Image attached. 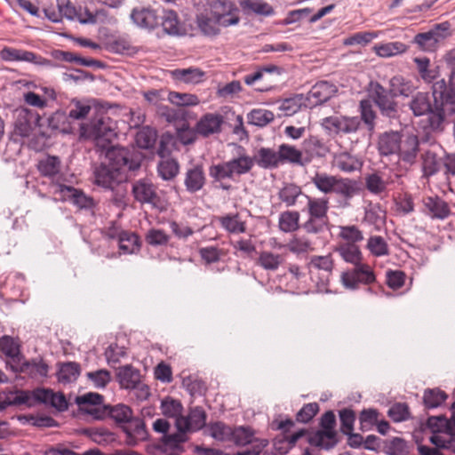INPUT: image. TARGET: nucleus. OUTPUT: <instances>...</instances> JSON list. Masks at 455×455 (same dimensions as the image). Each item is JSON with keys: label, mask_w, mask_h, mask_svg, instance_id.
<instances>
[{"label": "nucleus", "mask_w": 455, "mask_h": 455, "mask_svg": "<svg viewBox=\"0 0 455 455\" xmlns=\"http://www.w3.org/2000/svg\"><path fill=\"white\" fill-rule=\"evenodd\" d=\"M121 235L118 245L123 253L131 254L139 251L140 247V238L134 232L125 231Z\"/></svg>", "instance_id": "13d9d810"}, {"label": "nucleus", "mask_w": 455, "mask_h": 455, "mask_svg": "<svg viewBox=\"0 0 455 455\" xmlns=\"http://www.w3.org/2000/svg\"><path fill=\"white\" fill-rule=\"evenodd\" d=\"M52 188L53 194L59 196L60 200L69 202L79 209H92L95 205L92 197L72 186L56 183Z\"/></svg>", "instance_id": "9d476101"}, {"label": "nucleus", "mask_w": 455, "mask_h": 455, "mask_svg": "<svg viewBox=\"0 0 455 455\" xmlns=\"http://www.w3.org/2000/svg\"><path fill=\"white\" fill-rule=\"evenodd\" d=\"M159 17V25H161L165 34L170 36H182L185 34V28L180 21L176 12L163 9Z\"/></svg>", "instance_id": "cd10ccee"}, {"label": "nucleus", "mask_w": 455, "mask_h": 455, "mask_svg": "<svg viewBox=\"0 0 455 455\" xmlns=\"http://www.w3.org/2000/svg\"><path fill=\"white\" fill-rule=\"evenodd\" d=\"M0 57L4 61H25L31 63H41L39 60L42 59L33 52L11 47H4L0 52Z\"/></svg>", "instance_id": "72a5a7b5"}, {"label": "nucleus", "mask_w": 455, "mask_h": 455, "mask_svg": "<svg viewBox=\"0 0 455 455\" xmlns=\"http://www.w3.org/2000/svg\"><path fill=\"white\" fill-rule=\"evenodd\" d=\"M205 180L203 167L201 165H195L187 171L184 184L189 193H196L204 188Z\"/></svg>", "instance_id": "c9c22d12"}, {"label": "nucleus", "mask_w": 455, "mask_h": 455, "mask_svg": "<svg viewBox=\"0 0 455 455\" xmlns=\"http://www.w3.org/2000/svg\"><path fill=\"white\" fill-rule=\"evenodd\" d=\"M33 399L49 404L60 411L68 409V402L61 393H54L51 389L37 388L32 392Z\"/></svg>", "instance_id": "b1692460"}, {"label": "nucleus", "mask_w": 455, "mask_h": 455, "mask_svg": "<svg viewBox=\"0 0 455 455\" xmlns=\"http://www.w3.org/2000/svg\"><path fill=\"white\" fill-rule=\"evenodd\" d=\"M33 114L28 108H20L16 111L14 121L13 136L27 138L33 131L32 127Z\"/></svg>", "instance_id": "7c9ffc66"}, {"label": "nucleus", "mask_w": 455, "mask_h": 455, "mask_svg": "<svg viewBox=\"0 0 455 455\" xmlns=\"http://www.w3.org/2000/svg\"><path fill=\"white\" fill-rule=\"evenodd\" d=\"M179 164L174 159L162 160L157 166L159 176L164 180H172L179 173Z\"/></svg>", "instance_id": "0e129e2a"}, {"label": "nucleus", "mask_w": 455, "mask_h": 455, "mask_svg": "<svg viewBox=\"0 0 455 455\" xmlns=\"http://www.w3.org/2000/svg\"><path fill=\"white\" fill-rule=\"evenodd\" d=\"M447 397L444 391L439 388H429L425 390L423 401L427 408L433 409L442 405Z\"/></svg>", "instance_id": "680f3d73"}, {"label": "nucleus", "mask_w": 455, "mask_h": 455, "mask_svg": "<svg viewBox=\"0 0 455 455\" xmlns=\"http://www.w3.org/2000/svg\"><path fill=\"white\" fill-rule=\"evenodd\" d=\"M332 165L343 172H353L362 167V163L356 156L347 152L335 154L332 160Z\"/></svg>", "instance_id": "79ce46f5"}, {"label": "nucleus", "mask_w": 455, "mask_h": 455, "mask_svg": "<svg viewBox=\"0 0 455 455\" xmlns=\"http://www.w3.org/2000/svg\"><path fill=\"white\" fill-rule=\"evenodd\" d=\"M61 162L58 156H47L38 161L37 170L44 177L53 178L60 172Z\"/></svg>", "instance_id": "8fccbe9b"}, {"label": "nucleus", "mask_w": 455, "mask_h": 455, "mask_svg": "<svg viewBox=\"0 0 455 455\" xmlns=\"http://www.w3.org/2000/svg\"><path fill=\"white\" fill-rule=\"evenodd\" d=\"M132 194L141 204L156 205L159 201L157 188L148 179H140L132 183Z\"/></svg>", "instance_id": "dca6fc26"}, {"label": "nucleus", "mask_w": 455, "mask_h": 455, "mask_svg": "<svg viewBox=\"0 0 455 455\" xmlns=\"http://www.w3.org/2000/svg\"><path fill=\"white\" fill-rule=\"evenodd\" d=\"M335 263L331 253L311 256L307 268L312 281L319 288H324L332 274Z\"/></svg>", "instance_id": "423d86ee"}, {"label": "nucleus", "mask_w": 455, "mask_h": 455, "mask_svg": "<svg viewBox=\"0 0 455 455\" xmlns=\"http://www.w3.org/2000/svg\"><path fill=\"white\" fill-rule=\"evenodd\" d=\"M432 96L435 100V112L431 119V128L437 130L450 117L455 116V89L448 88L445 79L433 83Z\"/></svg>", "instance_id": "7ed1b4c3"}, {"label": "nucleus", "mask_w": 455, "mask_h": 455, "mask_svg": "<svg viewBox=\"0 0 455 455\" xmlns=\"http://www.w3.org/2000/svg\"><path fill=\"white\" fill-rule=\"evenodd\" d=\"M336 92V86L327 81H320L305 95L307 108H313L326 102Z\"/></svg>", "instance_id": "f3484780"}, {"label": "nucleus", "mask_w": 455, "mask_h": 455, "mask_svg": "<svg viewBox=\"0 0 455 455\" xmlns=\"http://www.w3.org/2000/svg\"><path fill=\"white\" fill-rule=\"evenodd\" d=\"M106 151L107 164L111 166L125 178L129 172H136L140 168V158L138 155L123 147H108Z\"/></svg>", "instance_id": "20e7f679"}, {"label": "nucleus", "mask_w": 455, "mask_h": 455, "mask_svg": "<svg viewBox=\"0 0 455 455\" xmlns=\"http://www.w3.org/2000/svg\"><path fill=\"white\" fill-rule=\"evenodd\" d=\"M338 178L339 176L336 175L317 172L311 177V183L321 193L329 195L332 194Z\"/></svg>", "instance_id": "de8ad7c7"}, {"label": "nucleus", "mask_w": 455, "mask_h": 455, "mask_svg": "<svg viewBox=\"0 0 455 455\" xmlns=\"http://www.w3.org/2000/svg\"><path fill=\"white\" fill-rule=\"evenodd\" d=\"M307 200V210L308 216L316 219L328 220L329 199L325 197H313L304 195Z\"/></svg>", "instance_id": "e433bc0d"}, {"label": "nucleus", "mask_w": 455, "mask_h": 455, "mask_svg": "<svg viewBox=\"0 0 455 455\" xmlns=\"http://www.w3.org/2000/svg\"><path fill=\"white\" fill-rule=\"evenodd\" d=\"M299 213L296 211H286L279 215L278 227L281 231L291 233L299 228Z\"/></svg>", "instance_id": "6e6d98bb"}, {"label": "nucleus", "mask_w": 455, "mask_h": 455, "mask_svg": "<svg viewBox=\"0 0 455 455\" xmlns=\"http://www.w3.org/2000/svg\"><path fill=\"white\" fill-rule=\"evenodd\" d=\"M389 88L393 97H409L416 89L411 80L402 76H393L389 81Z\"/></svg>", "instance_id": "a18cd8bd"}, {"label": "nucleus", "mask_w": 455, "mask_h": 455, "mask_svg": "<svg viewBox=\"0 0 455 455\" xmlns=\"http://www.w3.org/2000/svg\"><path fill=\"white\" fill-rule=\"evenodd\" d=\"M206 423V413L202 407H194L190 410L188 416L179 417L176 419L175 427L179 433H183L185 436L188 432L198 431L202 429Z\"/></svg>", "instance_id": "2eb2a0df"}, {"label": "nucleus", "mask_w": 455, "mask_h": 455, "mask_svg": "<svg viewBox=\"0 0 455 455\" xmlns=\"http://www.w3.org/2000/svg\"><path fill=\"white\" fill-rule=\"evenodd\" d=\"M220 227L230 234H243L246 232V222L241 220L239 213H228L217 218Z\"/></svg>", "instance_id": "ea45409f"}, {"label": "nucleus", "mask_w": 455, "mask_h": 455, "mask_svg": "<svg viewBox=\"0 0 455 455\" xmlns=\"http://www.w3.org/2000/svg\"><path fill=\"white\" fill-rule=\"evenodd\" d=\"M212 16L221 27L234 26L239 23V9L230 0H213L210 4Z\"/></svg>", "instance_id": "1a4fd4ad"}, {"label": "nucleus", "mask_w": 455, "mask_h": 455, "mask_svg": "<svg viewBox=\"0 0 455 455\" xmlns=\"http://www.w3.org/2000/svg\"><path fill=\"white\" fill-rule=\"evenodd\" d=\"M104 415H108L122 428L133 417V412L128 405L118 403L114 406H104Z\"/></svg>", "instance_id": "f704fd0d"}, {"label": "nucleus", "mask_w": 455, "mask_h": 455, "mask_svg": "<svg viewBox=\"0 0 455 455\" xmlns=\"http://www.w3.org/2000/svg\"><path fill=\"white\" fill-rule=\"evenodd\" d=\"M361 188L358 182L349 178H338L332 194L338 196V206L348 208L351 206V200L360 194Z\"/></svg>", "instance_id": "4468645a"}, {"label": "nucleus", "mask_w": 455, "mask_h": 455, "mask_svg": "<svg viewBox=\"0 0 455 455\" xmlns=\"http://www.w3.org/2000/svg\"><path fill=\"white\" fill-rule=\"evenodd\" d=\"M278 156L280 164H290L299 166L307 164V161H304L302 148L299 149L290 144L283 143L278 147Z\"/></svg>", "instance_id": "2f4dec72"}, {"label": "nucleus", "mask_w": 455, "mask_h": 455, "mask_svg": "<svg viewBox=\"0 0 455 455\" xmlns=\"http://www.w3.org/2000/svg\"><path fill=\"white\" fill-rule=\"evenodd\" d=\"M339 237L346 243L356 244L363 240V234L355 225L339 226Z\"/></svg>", "instance_id": "052dcab7"}, {"label": "nucleus", "mask_w": 455, "mask_h": 455, "mask_svg": "<svg viewBox=\"0 0 455 455\" xmlns=\"http://www.w3.org/2000/svg\"><path fill=\"white\" fill-rule=\"evenodd\" d=\"M16 372L23 373L31 379L45 378L48 374L49 366L42 359H32L24 361L15 366H12Z\"/></svg>", "instance_id": "4be33fe9"}, {"label": "nucleus", "mask_w": 455, "mask_h": 455, "mask_svg": "<svg viewBox=\"0 0 455 455\" xmlns=\"http://www.w3.org/2000/svg\"><path fill=\"white\" fill-rule=\"evenodd\" d=\"M122 429L125 434L124 442L129 446H135L148 438L146 425L141 418L133 416Z\"/></svg>", "instance_id": "6ab92c4d"}, {"label": "nucleus", "mask_w": 455, "mask_h": 455, "mask_svg": "<svg viewBox=\"0 0 455 455\" xmlns=\"http://www.w3.org/2000/svg\"><path fill=\"white\" fill-rule=\"evenodd\" d=\"M422 203L423 212L432 220H443L451 214L449 204L440 196H427Z\"/></svg>", "instance_id": "a211bd4d"}, {"label": "nucleus", "mask_w": 455, "mask_h": 455, "mask_svg": "<svg viewBox=\"0 0 455 455\" xmlns=\"http://www.w3.org/2000/svg\"><path fill=\"white\" fill-rule=\"evenodd\" d=\"M419 150V141L417 136L408 135L403 140L401 139L399 149L397 151L399 159L410 165L416 162Z\"/></svg>", "instance_id": "393cba45"}, {"label": "nucleus", "mask_w": 455, "mask_h": 455, "mask_svg": "<svg viewBox=\"0 0 455 455\" xmlns=\"http://www.w3.org/2000/svg\"><path fill=\"white\" fill-rule=\"evenodd\" d=\"M76 402L82 411L92 415L95 419L103 418V411H100L103 403L101 395L90 392L77 396Z\"/></svg>", "instance_id": "a878e982"}, {"label": "nucleus", "mask_w": 455, "mask_h": 455, "mask_svg": "<svg viewBox=\"0 0 455 455\" xmlns=\"http://www.w3.org/2000/svg\"><path fill=\"white\" fill-rule=\"evenodd\" d=\"M275 118L272 111L262 108H254L247 115V120L250 124L264 127L271 123Z\"/></svg>", "instance_id": "bf43d9fd"}, {"label": "nucleus", "mask_w": 455, "mask_h": 455, "mask_svg": "<svg viewBox=\"0 0 455 455\" xmlns=\"http://www.w3.org/2000/svg\"><path fill=\"white\" fill-rule=\"evenodd\" d=\"M239 4L246 14L269 16L274 13L272 6L263 0H240Z\"/></svg>", "instance_id": "09e8293b"}, {"label": "nucleus", "mask_w": 455, "mask_h": 455, "mask_svg": "<svg viewBox=\"0 0 455 455\" xmlns=\"http://www.w3.org/2000/svg\"><path fill=\"white\" fill-rule=\"evenodd\" d=\"M448 23H441L435 26L427 32L419 33L413 38V43L425 52H434L438 44L448 36Z\"/></svg>", "instance_id": "9b49d317"}, {"label": "nucleus", "mask_w": 455, "mask_h": 455, "mask_svg": "<svg viewBox=\"0 0 455 455\" xmlns=\"http://www.w3.org/2000/svg\"><path fill=\"white\" fill-rule=\"evenodd\" d=\"M387 213L379 204H370L364 212L363 221L379 231L385 226Z\"/></svg>", "instance_id": "4c0bfd02"}, {"label": "nucleus", "mask_w": 455, "mask_h": 455, "mask_svg": "<svg viewBox=\"0 0 455 455\" xmlns=\"http://www.w3.org/2000/svg\"><path fill=\"white\" fill-rule=\"evenodd\" d=\"M223 124V117L219 114L208 113L204 115L196 123L198 135L207 138L212 134L220 133Z\"/></svg>", "instance_id": "5701e85b"}, {"label": "nucleus", "mask_w": 455, "mask_h": 455, "mask_svg": "<svg viewBox=\"0 0 455 455\" xmlns=\"http://www.w3.org/2000/svg\"><path fill=\"white\" fill-rule=\"evenodd\" d=\"M116 123L104 111L98 112L89 123L80 126V137L92 140L98 148L105 149L116 137Z\"/></svg>", "instance_id": "f03ea898"}, {"label": "nucleus", "mask_w": 455, "mask_h": 455, "mask_svg": "<svg viewBox=\"0 0 455 455\" xmlns=\"http://www.w3.org/2000/svg\"><path fill=\"white\" fill-rule=\"evenodd\" d=\"M131 19L140 28L152 30L160 24V17L157 11L152 8H134L131 13Z\"/></svg>", "instance_id": "412c9836"}, {"label": "nucleus", "mask_w": 455, "mask_h": 455, "mask_svg": "<svg viewBox=\"0 0 455 455\" xmlns=\"http://www.w3.org/2000/svg\"><path fill=\"white\" fill-rule=\"evenodd\" d=\"M340 281L346 289L357 290L360 284H363L369 286L366 290L368 292L375 293L371 285L376 282V275L373 268L368 264L362 262L343 272Z\"/></svg>", "instance_id": "39448f33"}, {"label": "nucleus", "mask_w": 455, "mask_h": 455, "mask_svg": "<svg viewBox=\"0 0 455 455\" xmlns=\"http://www.w3.org/2000/svg\"><path fill=\"white\" fill-rule=\"evenodd\" d=\"M85 376L91 385L98 389L105 388L111 380L110 372L105 369L88 371Z\"/></svg>", "instance_id": "e2e57ef3"}, {"label": "nucleus", "mask_w": 455, "mask_h": 455, "mask_svg": "<svg viewBox=\"0 0 455 455\" xmlns=\"http://www.w3.org/2000/svg\"><path fill=\"white\" fill-rule=\"evenodd\" d=\"M370 95L375 104L379 107L382 115L394 117L397 113V103L394 100L390 90L387 91L378 82L370 84Z\"/></svg>", "instance_id": "f8f14e48"}, {"label": "nucleus", "mask_w": 455, "mask_h": 455, "mask_svg": "<svg viewBox=\"0 0 455 455\" xmlns=\"http://www.w3.org/2000/svg\"><path fill=\"white\" fill-rule=\"evenodd\" d=\"M284 256L268 251H263L258 258V264L268 271H275L283 263Z\"/></svg>", "instance_id": "864d4df0"}, {"label": "nucleus", "mask_w": 455, "mask_h": 455, "mask_svg": "<svg viewBox=\"0 0 455 455\" xmlns=\"http://www.w3.org/2000/svg\"><path fill=\"white\" fill-rule=\"evenodd\" d=\"M361 120L357 116L335 115L322 119L323 129L331 136L355 133L358 131Z\"/></svg>", "instance_id": "6e6552de"}, {"label": "nucleus", "mask_w": 455, "mask_h": 455, "mask_svg": "<svg viewBox=\"0 0 455 455\" xmlns=\"http://www.w3.org/2000/svg\"><path fill=\"white\" fill-rule=\"evenodd\" d=\"M95 183L105 188H113L115 183L121 181L124 177L107 163L100 164L94 171Z\"/></svg>", "instance_id": "bb28decb"}, {"label": "nucleus", "mask_w": 455, "mask_h": 455, "mask_svg": "<svg viewBox=\"0 0 455 455\" xmlns=\"http://www.w3.org/2000/svg\"><path fill=\"white\" fill-rule=\"evenodd\" d=\"M342 259L354 266L363 262V254L357 244L351 243H339L335 248Z\"/></svg>", "instance_id": "c03bdc74"}, {"label": "nucleus", "mask_w": 455, "mask_h": 455, "mask_svg": "<svg viewBox=\"0 0 455 455\" xmlns=\"http://www.w3.org/2000/svg\"><path fill=\"white\" fill-rule=\"evenodd\" d=\"M387 186V182L377 172L368 174L365 177V187L371 194L379 195L385 192Z\"/></svg>", "instance_id": "774afa93"}, {"label": "nucleus", "mask_w": 455, "mask_h": 455, "mask_svg": "<svg viewBox=\"0 0 455 455\" xmlns=\"http://www.w3.org/2000/svg\"><path fill=\"white\" fill-rule=\"evenodd\" d=\"M188 436L178 431L172 435H163L147 446L149 455H176L184 451L183 444L188 442Z\"/></svg>", "instance_id": "0eeeda50"}, {"label": "nucleus", "mask_w": 455, "mask_h": 455, "mask_svg": "<svg viewBox=\"0 0 455 455\" xmlns=\"http://www.w3.org/2000/svg\"><path fill=\"white\" fill-rule=\"evenodd\" d=\"M32 393L23 390H8L0 393V411L11 405H32Z\"/></svg>", "instance_id": "c85d7f7f"}, {"label": "nucleus", "mask_w": 455, "mask_h": 455, "mask_svg": "<svg viewBox=\"0 0 455 455\" xmlns=\"http://www.w3.org/2000/svg\"><path fill=\"white\" fill-rule=\"evenodd\" d=\"M402 135L398 132H386L379 136L378 150L381 156L397 154Z\"/></svg>", "instance_id": "c756f323"}, {"label": "nucleus", "mask_w": 455, "mask_h": 455, "mask_svg": "<svg viewBox=\"0 0 455 455\" xmlns=\"http://www.w3.org/2000/svg\"><path fill=\"white\" fill-rule=\"evenodd\" d=\"M233 442L236 445H246L249 443H252L254 442H258L257 444L252 451H245L242 452H238L236 455H259L261 450L266 447L268 443L266 439H257L255 437V432L251 427H235L232 431V439Z\"/></svg>", "instance_id": "ddd939ff"}, {"label": "nucleus", "mask_w": 455, "mask_h": 455, "mask_svg": "<svg viewBox=\"0 0 455 455\" xmlns=\"http://www.w3.org/2000/svg\"><path fill=\"white\" fill-rule=\"evenodd\" d=\"M57 379L63 384L75 382L81 373V367L78 363L67 362L58 364Z\"/></svg>", "instance_id": "37998d69"}, {"label": "nucleus", "mask_w": 455, "mask_h": 455, "mask_svg": "<svg viewBox=\"0 0 455 455\" xmlns=\"http://www.w3.org/2000/svg\"><path fill=\"white\" fill-rule=\"evenodd\" d=\"M306 195L302 188L294 183H286L281 188L277 193L279 200L283 203L287 207H291L296 204L297 200Z\"/></svg>", "instance_id": "49530a36"}, {"label": "nucleus", "mask_w": 455, "mask_h": 455, "mask_svg": "<svg viewBox=\"0 0 455 455\" xmlns=\"http://www.w3.org/2000/svg\"><path fill=\"white\" fill-rule=\"evenodd\" d=\"M174 78L187 84H198L203 81L204 72L196 68L175 69L172 71Z\"/></svg>", "instance_id": "4d7b16f0"}, {"label": "nucleus", "mask_w": 455, "mask_h": 455, "mask_svg": "<svg viewBox=\"0 0 455 455\" xmlns=\"http://www.w3.org/2000/svg\"><path fill=\"white\" fill-rule=\"evenodd\" d=\"M286 246L291 252L295 254L308 253L314 251L312 242L304 236H294Z\"/></svg>", "instance_id": "338daca9"}, {"label": "nucleus", "mask_w": 455, "mask_h": 455, "mask_svg": "<svg viewBox=\"0 0 455 455\" xmlns=\"http://www.w3.org/2000/svg\"><path fill=\"white\" fill-rule=\"evenodd\" d=\"M302 108H307V99L303 94H296L293 97L282 100L279 109L283 112L285 116H292L299 111Z\"/></svg>", "instance_id": "5fc2aeb1"}, {"label": "nucleus", "mask_w": 455, "mask_h": 455, "mask_svg": "<svg viewBox=\"0 0 455 455\" xmlns=\"http://www.w3.org/2000/svg\"><path fill=\"white\" fill-rule=\"evenodd\" d=\"M302 152L304 161L307 164H309L314 158H323L330 152L329 147L324 141L317 136H310L303 140Z\"/></svg>", "instance_id": "aec40b11"}, {"label": "nucleus", "mask_w": 455, "mask_h": 455, "mask_svg": "<svg viewBox=\"0 0 455 455\" xmlns=\"http://www.w3.org/2000/svg\"><path fill=\"white\" fill-rule=\"evenodd\" d=\"M196 23L200 30L206 36H215L219 34L220 26H221L213 16L212 18H209L204 14L197 16Z\"/></svg>", "instance_id": "69168bd1"}, {"label": "nucleus", "mask_w": 455, "mask_h": 455, "mask_svg": "<svg viewBox=\"0 0 455 455\" xmlns=\"http://www.w3.org/2000/svg\"><path fill=\"white\" fill-rule=\"evenodd\" d=\"M312 444L329 450L333 448L337 443V432L335 430H318L311 438Z\"/></svg>", "instance_id": "3c124183"}, {"label": "nucleus", "mask_w": 455, "mask_h": 455, "mask_svg": "<svg viewBox=\"0 0 455 455\" xmlns=\"http://www.w3.org/2000/svg\"><path fill=\"white\" fill-rule=\"evenodd\" d=\"M410 108L417 116L428 115L429 125L431 126V119L434 114L435 102L431 104L429 96L426 92H418L413 96L410 102Z\"/></svg>", "instance_id": "473e14b6"}, {"label": "nucleus", "mask_w": 455, "mask_h": 455, "mask_svg": "<svg viewBox=\"0 0 455 455\" xmlns=\"http://www.w3.org/2000/svg\"><path fill=\"white\" fill-rule=\"evenodd\" d=\"M373 50L378 56L389 58L405 52L408 50V47L403 43L395 41L376 44L373 47Z\"/></svg>", "instance_id": "603ef678"}, {"label": "nucleus", "mask_w": 455, "mask_h": 455, "mask_svg": "<svg viewBox=\"0 0 455 455\" xmlns=\"http://www.w3.org/2000/svg\"><path fill=\"white\" fill-rule=\"evenodd\" d=\"M121 387L125 389L136 388L140 384V374L131 365L120 367L116 373Z\"/></svg>", "instance_id": "58836bf2"}, {"label": "nucleus", "mask_w": 455, "mask_h": 455, "mask_svg": "<svg viewBox=\"0 0 455 455\" xmlns=\"http://www.w3.org/2000/svg\"><path fill=\"white\" fill-rule=\"evenodd\" d=\"M252 158L254 164L263 169H275L280 165L278 150L270 148H260Z\"/></svg>", "instance_id": "a19ab883"}, {"label": "nucleus", "mask_w": 455, "mask_h": 455, "mask_svg": "<svg viewBox=\"0 0 455 455\" xmlns=\"http://www.w3.org/2000/svg\"><path fill=\"white\" fill-rule=\"evenodd\" d=\"M254 166V159L246 153L243 147H238V153L228 161L213 164L209 168V175L212 181L219 183L218 188L229 190L231 185L226 180H235L242 175L249 173Z\"/></svg>", "instance_id": "f257e3e1"}]
</instances>
